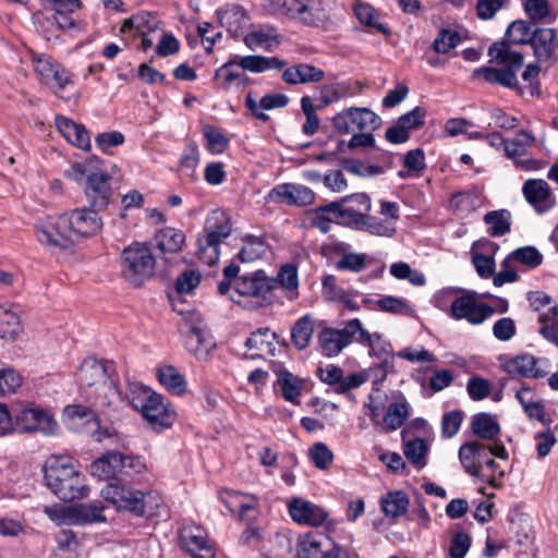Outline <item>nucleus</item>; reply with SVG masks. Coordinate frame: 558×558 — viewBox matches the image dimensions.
<instances>
[{"instance_id":"f257e3e1","label":"nucleus","mask_w":558,"mask_h":558,"mask_svg":"<svg viewBox=\"0 0 558 558\" xmlns=\"http://www.w3.org/2000/svg\"><path fill=\"white\" fill-rule=\"evenodd\" d=\"M112 365L104 360L86 357L80 364L75 373V379L84 397L95 407L118 409L124 399L111 378Z\"/></svg>"},{"instance_id":"f03ea898","label":"nucleus","mask_w":558,"mask_h":558,"mask_svg":"<svg viewBox=\"0 0 558 558\" xmlns=\"http://www.w3.org/2000/svg\"><path fill=\"white\" fill-rule=\"evenodd\" d=\"M44 480L47 487L64 501L82 499L89 494L77 461L70 456L51 454L44 466Z\"/></svg>"},{"instance_id":"7ed1b4c3","label":"nucleus","mask_w":558,"mask_h":558,"mask_svg":"<svg viewBox=\"0 0 558 558\" xmlns=\"http://www.w3.org/2000/svg\"><path fill=\"white\" fill-rule=\"evenodd\" d=\"M178 420L174 404L163 395L142 385V428L154 434L170 429Z\"/></svg>"},{"instance_id":"20e7f679","label":"nucleus","mask_w":558,"mask_h":558,"mask_svg":"<svg viewBox=\"0 0 558 558\" xmlns=\"http://www.w3.org/2000/svg\"><path fill=\"white\" fill-rule=\"evenodd\" d=\"M44 5H49L54 11L51 17L40 23L41 33L47 40L58 38L56 31L71 33L83 32L86 24L74 16L82 7L80 0H40Z\"/></svg>"},{"instance_id":"39448f33","label":"nucleus","mask_w":558,"mask_h":558,"mask_svg":"<svg viewBox=\"0 0 558 558\" xmlns=\"http://www.w3.org/2000/svg\"><path fill=\"white\" fill-rule=\"evenodd\" d=\"M325 209L333 215L337 223L357 230L371 211V199L364 193H356L326 205Z\"/></svg>"},{"instance_id":"423d86ee","label":"nucleus","mask_w":558,"mask_h":558,"mask_svg":"<svg viewBox=\"0 0 558 558\" xmlns=\"http://www.w3.org/2000/svg\"><path fill=\"white\" fill-rule=\"evenodd\" d=\"M35 234L38 242L51 252L70 251L75 245L63 214L38 221Z\"/></svg>"},{"instance_id":"0eeeda50","label":"nucleus","mask_w":558,"mask_h":558,"mask_svg":"<svg viewBox=\"0 0 558 558\" xmlns=\"http://www.w3.org/2000/svg\"><path fill=\"white\" fill-rule=\"evenodd\" d=\"M31 62L37 80L54 94H59L66 85L72 83L70 72L51 56L33 52Z\"/></svg>"},{"instance_id":"6e6552de","label":"nucleus","mask_w":558,"mask_h":558,"mask_svg":"<svg viewBox=\"0 0 558 558\" xmlns=\"http://www.w3.org/2000/svg\"><path fill=\"white\" fill-rule=\"evenodd\" d=\"M493 314V306L478 302L475 291L462 288L459 296L449 308V316L451 318L457 320L464 319L471 325H481Z\"/></svg>"},{"instance_id":"1a4fd4ad","label":"nucleus","mask_w":558,"mask_h":558,"mask_svg":"<svg viewBox=\"0 0 558 558\" xmlns=\"http://www.w3.org/2000/svg\"><path fill=\"white\" fill-rule=\"evenodd\" d=\"M381 124L380 118L365 107H350L332 118L333 128L342 134L375 131Z\"/></svg>"},{"instance_id":"9d476101","label":"nucleus","mask_w":558,"mask_h":558,"mask_svg":"<svg viewBox=\"0 0 558 558\" xmlns=\"http://www.w3.org/2000/svg\"><path fill=\"white\" fill-rule=\"evenodd\" d=\"M288 511L291 519L300 525L332 529L337 524L325 508L303 498H292L288 504Z\"/></svg>"},{"instance_id":"9b49d317","label":"nucleus","mask_w":558,"mask_h":558,"mask_svg":"<svg viewBox=\"0 0 558 558\" xmlns=\"http://www.w3.org/2000/svg\"><path fill=\"white\" fill-rule=\"evenodd\" d=\"M186 320L189 332L185 337V348L197 360H206L216 345L213 336L198 313H191Z\"/></svg>"},{"instance_id":"f8f14e48","label":"nucleus","mask_w":558,"mask_h":558,"mask_svg":"<svg viewBox=\"0 0 558 558\" xmlns=\"http://www.w3.org/2000/svg\"><path fill=\"white\" fill-rule=\"evenodd\" d=\"M355 342L368 348V354L371 356H376L377 359L381 360L379 368L383 372V376L392 369L393 365L391 360L393 352L391 343L381 333L369 332L367 329H365L359 318Z\"/></svg>"},{"instance_id":"ddd939ff","label":"nucleus","mask_w":558,"mask_h":558,"mask_svg":"<svg viewBox=\"0 0 558 558\" xmlns=\"http://www.w3.org/2000/svg\"><path fill=\"white\" fill-rule=\"evenodd\" d=\"M74 243L78 239L97 234L102 228V220L98 213L92 208H75L63 214Z\"/></svg>"},{"instance_id":"4468645a","label":"nucleus","mask_w":558,"mask_h":558,"mask_svg":"<svg viewBox=\"0 0 558 558\" xmlns=\"http://www.w3.org/2000/svg\"><path fill=\"white\" fill-rule=\"evenodd\" d=\"M357 318L350 319L342 329L324 328L318 335V343L325 356H337L351 342H355Z\"/></svg>"},{"instance_id":"2eb2a0df","label":"nucleus","mask_w":558,"mask_h":558,"mask_svg":"<svg viewBox=\"0 0 558 558\" xmlns=\"http://www.w3.org/2000/svg\"><path fill=\"white\" fill-rule=\"evenodd\" d=\"M137 481H126L123 477L109 483L101 489L102 498L118 509L135 511L140 504Z\"/></svg>"},{"instance_id":"dca6fc26","label":"nucleus","mask_w":558,"mask_h":558,"mask_svg":"<svg viewBox=\"0 0 558 558\" xmlns=\"http://www.w3.org/2000/svg\"><path fill=\"white\" fill-rule=\"evenodd\" d=\"M179 544L193 558H215L214 546L201 525L182 526L179 532Z\"/></svg>"},{"instance_id":"f3484780","label":"nucleus","mask_w":558,"mask_h":558,"mask_svg":"<svg viewBox=\"0 0 558 558\" xmlns=\"http://www.w3.org/2000/svg\"><path fill=\"white\" fill-rule=\"evenodd\" d=\"M15 426L22 432H40L45 435H52L58 424L52 414L39 407H27L15 415Z\"/></svg>"},{"instance_id":"a211bd4d","label":"nucleus","mask_w":558,"mask_h":558,"mask_svg":"<svg viewBox=\"0 0 558 558\" xmlns=\"http://www.w3.org/2000/svg\"><path fill=\"white\" fill-rule=\"evenodd\" d=\"M472 432L483 440L489 441L490 453L501 460L508 459L505 445L499 439L500 426L489 413H478L472 418Z\"/></svg>"},{"instance_id":"6ab92c4d","label":"nucleus","mask_w":558,"mask_h":558,"mask_svg":"<svg viewBox=\"0 0 558 558\" xmlns=\"http://www.w3.org/2000/svg\"><path fill=\"white\" fill-rule=\"evenodd\" d=\"M536 143L535 136L527 131H519L512 140H507L506 156L512 159L518 168L524 170H538L542 168V162L532 159L523 158L529 148Z\"/></svg>"},{"instance_id":"aec40b11","label":"nucleus","mask_w":558,"mask_h":558,"mask_svg":"<svg viewBox=\"0 0 558 558\" xmlns=\"http://www.w3.org/2000/svg\"><path fill=\"white\" fill-rule=\"evenodd\" d=\"M133 466V457L117 451H109L93 461L89 469L93 477L99 481H107L122 473L125 468Z\"/></svg>"},{"instance_id":"412c9836","label":"nucleus","mask_w":558,"mask_h":558,"mask_svg":"<svg viewBox=\"0 0 558 558\" xmlns=\"http://www.w3.org/2000/svg\"><path fill=\"white\" fill-rule=\"evenodd\" d=\"M548 367L547 359H537L529 353L514 356L504 364L505 372L510 376L525 378H543L547 375Z\"/></svg>"},{"instance_id":"4be33fe9","label":"nucleus","mask_w":558,"mask_h":558,"mask_svg":"<svg viewBox=\"0 0 558 558\" xmlns=\"http://www.w3.org/2000/svg\"><path fill=\"white\" fill-rule=\"evenodd\" d=\"M267 199L275 203H284L287 205L306 206L314 202L315 194L305 185L282 183L269 191Z\"/></svg>"},{"instance_id":"5701e85b","label":"nucleus","mask_w":558,"mask_h":558,"mask_svg":"<svg viewBox=\"0 0 558 558\" xmlns=\"http://www.w3.org/2000/svg\"><path fill=\"white\" fill-rule=\"evenodd\" d=\"M275 288V280L265 277L262 272L242 275L233 282V290L239 296L266 299Z\"/></svg>"},{"instance_id":"b1692460","label":"nucleus","mask_w":558,"mask_h":558,"mask_svg":"<svg viewBox=\"0 0 558 558\" xmlns=\"http://www.w3.org/2000/svg\"><path fill=\"white\" fill-rule=\"evenodd\" d=\"M337 544L322 533H305L298 539V558H325Z\"/></svg>"},{"instance_id":"393cba45","label":"nucleus","mask_w":558,"mask_h":558,"mask_svg":"<svg viewBox=\"0 0 558 558\" xmlns=\"http://www.w3.org/2000/svg\"><path fill=\"white\" fill-rule=\"evenodd\" d=\"M54 124L63 138L74 147L88 151L92 147L90 135L87 129L72 119L58 114Z\"/></svg>"},{"instance_id":"a878e982","label":"nucleus","mask_w":558,"mask_h":558,"mask_svg":"<svg viewBox=\"0 0 558 558\" xmlns=\"http://www.w3.org/2000/svg\"><path fill=\"white\" fill-rule=\"evenodd\" d=\"M497 243L483 239L473 244L472 263L481 278H489L495 274L494 255L498 251Z\"/></svg>"},{"instance_id":"bb28decb","label":"nucleus","mask_w":558,"mask_h":558,"mask_svg":"<svg viewBox=\"0 0 558 558\" xmlns=\"http://www.w3.org/2000/svg\"><path fill=\"white\" fill-rule=\"evenodd\" d=\"M490 453V446L481 441L464 444L459 449V459L464 470L472 476L483 473L482 466Z\"/></svg>"},{"instance_id":"cd10ccee","label":"nucleus","mask_w":558,"mask_h":558,"mask_svg":"<svg viewBox=\"0 0 558 558\" xmlns=\"http://www.w3.org/2000/svg\"><path fill=\"white\" fill-rule=\"evenodd\" d=\"M217 15L220 26L233 37L243 35L251 21L247 11L234 3L226 4L217 11Z\"/></svg>"},{"instance_id":"c85d7f7f","label":"nucleus","mask_w":558,"mask_h":558,"mask_svg":"<svg viewBox=\"0 0 558 558\" xmlns=\"http://www.w3.org/2000/svg\"><path fill=\"white\" fill-rule=\"evenodd\" d=\"M109 179L110 177L105 172L96 171L86 183L85 194L95 209H104L110 203L112 190Z\"/></svg>"},{"instance_id":"c756f323","label":"nucleus","mask_w":558,"mask_h":558,"mask_svg":"<svg viewBox=\"0 0 558 558\" xmlns=\"http://www.w3.org/2000/svg\"><path fill=\"white\" fill-rule=\"evenodd\" d=\"M525 199L534 209L542 214L553 206V195L548 183L542 179H530L523 184Z\"/></svg>"},{"instance_id":"7c9ffc66","label":"nucleus","mask_w":558,"mask_h":558,"mask_svg":"<svg viewBox=\"0 0 558 558\" xmlns=\"http://www.w3.org/2000/svg\"><path fill=\"white\" fill-rule=\"evenodd\" d=\"M275 373L277 376L274 383L275 391L280 393L287 402L299 405L304 381L283 367H279Z\"/></svg>"},{"instance_id":"2f4dec72","label":"nucleus","mask_w":558,"mask_h":558,"mask_svg":"<svg viewBox=\"0 0 558 558\" xmlns=\"http://www.w3.org/2000/svg\"><path fill=\"white\" fill-rule=\"evenodd\" d=\"M515 399L523 409L524 414L531 421L546 423V409L544 400L536 393V391L527 386L522 385L514 393Z\"/></svg>"},{"instance_id":"473e14b6","label":"nucleus","mask_w":558,"mask_h":558,"mask_svg":"<svg viewBox=\"0 0 558 558\" xmlns=\"http://www.w3.org/2000/svg\"><path fill=\"white\" fill-rule=\"evenodd\" d=\"M243 41L250 50L269 51L279 44V34L276 27L269 24H258L244 35Z\"/></svg>"},{"instance_id":"72a5a7b5","label":"nucleus","mask_w":558,"mask_h":558,"mask_svg":"<svg viewBox=\"0 0 558 558\" xmlns=\"http://www.w3.org/2000/svg\"><path fill=\"white\" fill-rule=\"evenodd\" d=\"M64 415L70 420H85L84 426L94 440L102 441L112 436V430L108 427L101 428L99 420L93 415L85 407L69 405L64 410Z\"/></svg>"},{"instance_id":"f704fd0d","label":"nucleus","mask_w":558,"mask_h":558,"mask_svg":"<svg viewBox=\"0 0 558 558\" xmlns=\"http://www.w3.org/2000/svg\"><path fill=\"white\" fill-rule=\"evenodd\" d=\"M488 56L492 61L502 65L505 70L512 71L517 75L524 63V57L521 52L512 49L507 41L494 43L488 49Z\"/></svg>"},{"instance_id":"c9c22d12","label":"nucleus","mask_w":558,"mask_h":558,"mask_svg":"<svg viewBox=\"0 0 558 558\" xmlns=\"http://www.w3.org/2000/svg\"><path fill=\"white\" fill-rule=\"evenodd\" d=\"M232 232V223L228 214L221 209L211 210L205 220L201 234L222 243Z\"/></svg>"},{"instance_id":"e433bc0d","label":"nucleus","mask_w":558,"mask_h":558,"mask_svg":"<svg viewBox=\"0 0 558 558\" xmlns=\"http://www.w3.org/2000/svg\"><path fill=\"white\" fill-rule=\"evenodd\" d=\"M410 414V404L402 395H398L387 407L383 416L381 432L390 433L400 428Z\"/></svg>"},{"instance_id":"4c0bfd02","label":"nucleus","mask_w":558,"mask_h":558,"mask_svg":"<svg viewBox=\"0 0 558 558\" xmlns=\"http://www.w3.org/2000/svg\"><path fill=\"white\" fill-rule=\"evenodd\" d=\"M289 98L283 94H267L259 101L255 99L252 93H248L245 97V106L252 112V114L262 121L269 119L265 110H272L283 108L287 106Z\"/></svg>"},{"instance_id":"58836bf2","label":"nucleus","mask_w":558,"mask_h":558,"mask_svg":"<svg viewBox=\"0 0 558 558\" xmlns=\"http://www.w3.org/2000/svg\"><path fill=\"white\" fill-rule=\"evenodd\" d=\"M556 32L553 28H537L533 32L530 45L537 62H549L556 50Z\"/></svg>"},{"instance_id":"ea45409f","label":"nucleus","mask_w":558,"mask_h":558,"mask_svg":"<svg viewBox=\"0 0 558 558\" xmlns=\"http://www.w3.org/2000/svg\"><path fill=\"white\" fill-rule=\"evenodd\" d=\"M325 77V72L310 63H299L282 72V80L289 85L318 83Z\"/></svg>"},{"instance_id":"a19ab883","label":"nucleus","mask_w":558,"mask_h":558,"mask_svg":"<svg viewBox=\"0 0 558 558\" xmlns=\"http://www.w3.org/2000/svg\"><path fill=\"white\" fill-rule=\"evenodd\" d=\"M349 245L345 243H336L335 252L339 254V258L335 263V268L342 271L361 272L371 263L365 253H355L348 251Z\"/></svg>"},{"instance_id":"79ce46f5","label":"nucleus","mask_w":558,"mask_h":558,"mask_svg":"<svg viewBox=\"0 0 558 558\" xmlns=\"http://www.w3.org/2000/svg\"><path fill=\"white\" fill-rule=\"evenodd\" d=\"M122 277L133 287H140V242H133L121 252Z\"/></svg>"},{"instance_id":"37998d69","label":"nucleus","mask_w":558,"mask_h":558,"mask_svg":"<svg viewBox=\"0 0 558 558\" xmlns=\"http://www.w3.org/2000/svg\"><path fill=\"white\" fill-rule=\"evenodd\" d=\"M22 332L23 325L19 307L0 305V338L14 341Z\"/></svg>"},{"instance_id":"c03bdc74","label":"nucleus","mask_w":558,"mask_h":558,"mask_svg":"<svg viewBox=\"0 0 558 558\" xmlns=\"http://www.w3.org/2000/svg\"><path fill=\"white\" fill-rule=\"evenodd\" d=\"M184 243L185 234L183 231L172 227L159 229L151 241V244L163 254L181 252Z\"/></svg>"},{"instance_id":"a18cd8bd","label":"nucleus","mask_w":558,"mask_h":558,"mask_svg":"<svg viewBox=\"0 0 558 558\" xmlns=\"http://www.w3.org/2000/svg\"><path fill=\"white\" fill-rule=\"evenodd\" d=\"M215 80L220 88L229 89L231 87L245 85L248 77L241 68L238 66L236 59L234 58L216 70Z\"/></svg>"},{"instance_id":"49530a36","label":"nucleus","mask_w":558,"mask_h":558,"mask_svg":"<svg viewBox=\"0 0 558 558\" xmlns=\"http://www.w3.org/2000/svg\"><path fill=\"white\" fill-rule=\"evenodd\" d=\"M159 384L171 395L182 396L186 391L187 383L184 376L173 365H160L156 368Z\"/></svg>"},{"instance_id":"de8ad7c7","label":"nucleus","mask_w":558,"mask_h":558,"mask_svg":"<svg viewBox=\"0 0 558 558\" xmlns=\"http://www.w3.org/2000/svg\"><path fill=\"white\" fill-rule=\"evenodd\" d=\"M304 7L300 23L313 27H328L330 15L322 0H307Z\"/></svg>"},{"instance_id":"09e8293b","label":"nucleus","mask_w":558,"mask_h":558,"mask_svg":"<svg viewBox=\"0 0 558 558\" xmlns=\"http://www.w3.org/2000/svg\"><path fill=\"white\" fill-rule=\"evenodd\" d=\"M238 66L245 73L250 71L253 73H263L268 70H280L284 66L286 62L276 57L263 56H245L236 57Z\"/></svg>"},{"instance_id":"8fccbe9b","label":"nucleus","mask_w":558,"mask_h":558,"mask_svg":"<svg viewBox=\"0 0 558 558\" xmlns=\"http://www.w3.org/2000/svg\"><path fill=\"white\" fill-rule=\"evenodd\" d=\"M167 515L162 497L158 492L142 494V518L145 517L150 525H155L160 518Z\"/></svg>"},{"instance_id":"3c124183","label":"nucleus","mask_w":558,"mask_h":558,"mask_svg":"<svg viewBox=\"0 0 558 558\" xmlns=\"http://www.w3.org/2000/svg\"><path fill=\"white\" fill-rule=\"evenodd\" d=\"M428 444L422 438H413L403 441V454L408 461L417 470L427 464Z\"/></svg>"},{"instance_id":"603ef678","label":"nucleus","mask_w":558,"mask_h":558,"mask_svg":"<svg viewBox=\"0 0 558 558\" xmlns=\"http://www.w3.org/2000/svg\"><path fill=\"white\" fill-rule=\"evenodd\" d=\"M102 510L104 507L100 502H88L71 506L70 513H73V524H85L105 522Z\"/></svg>"},{"instance_id":"864d4df0","label":"nucleus","mask_w":558,"mask_h":558,"mask_svg":"<svg viewBox=\"0 0 558 558\" xmlns=\"http://www.w3.org/2000/svg\"><path fill=\"white\" fill-rule=\"evenodd\" d=\"M473 76H483L487 83L499 84L505 87H514L518 85L517 75H514L512 71L505 69L482 66L473 71Z\"/></svg>"},{"instance_id":"5fc2aeb1","label":"nucleus","mask_w":558,"mask_h":558,"mask_svg":"<svg viewBox=\"0 0 558 558\" xmlns=\"http://www.w3.org/2000/svg\"><path fill=\"white\" fill-rule=\"evenodd\" d=\"M484 222L492 236H502L511 230V214L507 209L488 211L484 216Z\"/></svg>"},{"instance_id":"6e6d98bb","label":"nucleus","mask_w":558,"mask_h":558,"mask_svg":"<svg viewBox=\"0 0 558 558\" xmlns=\"http://www.w3.org/2000/svg\"><path fill=\"white\" fill-rule=\"evenodd\" d=\"M276 333L271 332L268 328H260L253 332L250 338L246 339L245 345L250 350H256L257 353L252 354V357L256 355L262 356L274 351V340Z\"/></svg>"},{"instance_id":"4d7b16f0","label":"nucleus","mask_w":558,"mask_h":558,"mask_svg":"<svg viewBox=\"0 0 558 558\" xmlns=\"http://www.w3.org/2000/svg\"><path fill=\"white\" fill-rule=\"evenodd\" d=\"M522 5L526 16L534 23H551L555 21L556 16L547 0H523Z\"/></svg>"},{"instance_id":"13d9d810","label":"nucleus","mask_w":558,"mask_h":558,"mask_svg":"<svg viewBox=\"0 0 558 558\" xmlns=\"http://www.w3.org/2000/svg\"><path fill=\"white\" fill-rule=\"evenodd\" d=\"M381 509L387 517L403 515L409 507V498L401 490L390 492L380 500Z\"/></svg>"},{"instance_id":"bf43d9fd","label":"nucleus","mask_w":558,"mask_h":558,"mask_svg":"<svg viewBox=\"0 0 558 558\" xmlns=\"http://www.w3.org/2000/svg\"><path fill=\"white\" fill-rule=\"evenodd\" d=\"M197 258L208 266H214L217 264L220 257V245L221 243L211 240L208 236L203 234H198L197 236Z\"/></svg>"},{"instance_id":"052dcab7","label":"nucleus","mask_w":558,"mask_h":558,"mask_svg":"<svg viewBox=\"0 0 558 558\" xmlns=\"http://www.w3.org/2000/svg\"><path fill=\"white\" fill-rule=\"evenodd\" d=\"M243 246L239 252V258L242 262H253L262 257L266 251L267 245L262 236H256L252 234H246L243 238Z\"/></svg>"},{"instance_id":"680f3d73","label":"nucleus","mask_w":558,"mask_h":558,"mask_svg":"<svg viewBox=\"0 0 558 558\" xmlns=\"http://www.w3.org/2000/svg\"><path fill=\"white\" fill-rule=\"evenodd\" d=\"M353 10L361 24L375 28L381 34L389 33L388 27L379 22V15L371 4L359 2L354 5Z\"/></svg>"},{"instance_id":"e2e57ef3","label":"nucleus","mask_w":558,"mask_h":558,"mask_svg":"<svg viewBox=\"0 0 558 558\" xmlns=\"http://www.w3.org/2000/svg\"><path fill=\"white\" fill-rule=\"evenodd\" d=\"M461 41L462 37L458 31L452 28H441L437 33L432 44V48L436 53L445 54L458 47Z\"/></svg>"},{"instance_id":"0e129e2a","label":"nucleus","mask_w":558,"mask_h":558,"mask_svg":"<svg viewBox=\"0 0 558 558\" xmlns=\"http://www.w3.org/2000/svg\"><path fill=\"white\" fill-rule=\"evenodd\" d=\"M275 286L279 283L288 291V299L294 300L298 296L299 277L298 269L294 265L286 264L278 271Z\"/></svg>"},{"instance_id":"69168bd1","label":"nucleus","mask_w":558,"mask_h":558,"mask_svg":"<svg viewBox=\"0 0 558 558\" xmlns=\"http://www.w3.org/2000/svg\"><path fill=\"white\" fill-rule=\"evenodd\" d=\"M533 32L530 24L523 20H518L508 26L504 41L509 45L530 44Z\"/></svg>"},{"instance_id":"338daca9","label":"nucleus","mask_w":558,"mask_h":558,"mask_svg":"<svg viewBox=\"0 0 558 558\" xmlns=\"http://www.w3.org/2000/svg\"><path fill=\"white\" fill-rule=\"evenodd\" d=\"M389 272L398 280H408L411 284L422 287L425 284V276L417 269H413L408 263L398 262L390 265Z\"/></svg>"},{"instance_id":"774afa93","label":"nucleus","mask_w":558,"mask_h":558,"mask_svg":"<svg viewBox=\"0 0 558 558\" xmlns=\"http://www.w3.org/2000/svg\"><path fill=\"white\" fill-rule=\"evenodd\" d=\"M478 197L471 192H459L452 195L450 199V208L461 217L468 216L478 206Z\"/></svg>"}]
</instances>
